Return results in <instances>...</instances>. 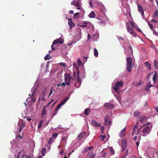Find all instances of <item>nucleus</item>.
Wrapping results in <instances>:
<instances>
[{
    "instance_id": "9d476101",
    "label": "nucleus",
    "mask_w": 158,
    "mask_h": 158,
    "mask_svg": "<svg viewBox=\"0 0 158 158\" xmlns=\"http://www.w3.org/2000/svg\"><path fill=\"white\" fill-rule=\"evenodd\" d=\"M63 40L61 38H60L59 39H56V40H54L53 41L52 44L51 46L52 49L53 50H55V49L53 47V45L56 44L58 43L62 44V43H63Z\"/></svg>"
},
{
    "instance_id": "6ab92c4d",
    "label": "nucleus",
    "mask_w": 158,
    "mask_h": 158,
    "mask_svg": "<svg viewBox=\"0 0 158 158\" xmlns=\"http://www.w3.org/2000/svg\"><path fill=\"white\" fill-rule=\"evenodd\" d=\"M77 81L74 85L76 88H78L80 86L81 84V82L80 81L81 79L79 76V79H78V77L77 76Z\"/></svg>"
},
{
    "instance_id": "603ef678",
    "label": "nucleus",
    "mask_w": 158,
    "mask_h": 158,
    "mask_svg": "<svg viewBox=\"0 0 158 158\" xmlns=\"http://www.w3.org/2000/svg\"><path fill=\"white\" fill-rule=\"evenodd\" d=\"M87 57H82V59H83V61H84L85 62L87 60Z\"/></svg>"
},
{
    "instance_id": "09e8293b",
    "label": "nucleus",
    "mask_w": 158,
    "mask_h": 158,
    "mask_svg": "<svg viewBox=\"0 0 158 158\" xmlns=\"http://www.w3.org/2000/svg\"><path fill=\"white\" fill-rule=\"evenodd\" d=\"M138 10H143V7L140 5H138Z\"/></svg>"
},
{
    "instance_id": "412c9836",
    "label": "nucleus",
    "mask_w": 158,
    "mask_h": 158,
    "mask_svg": "<svg viewBox=\"0 0 158 158\" xmlns=\"http://www.w3.org/2000/svg\"><path fill=\"white\" fill-rule=\"evenodd\" d=\"M91 124L96 127H100L101 126L100 123H98L96 121L94 120H92Z\"/></svg>"
},
{
    "instance_id": "79ce46f5",
    "label": "nucleus",
    "mask_w": 158,
    "mask_h": 158,
    "mask_svg": "<svg viewBox=\"0 0 158 158\" xmlns=\"http://www.w3.org/2000/svg\"><path fill=\"white\" fill-rule=\"evenodd\" d=\"M44 95H43L41 97V96H40L39 98V100H42L43 101H44L45 100V98L44 97Z\"/></svg>"
},
{
    "instance_id": "0e129e2a",
    "label": "nucleus",
    "mask_w": 158,
    "mask_h": 158,
    "mask_svg": "<svg viewBox=\"0 0 158 158\" xmlns=\"http://www.w3.org/2000/svg\"><path fill=\"white\" fill-rule=\"evenodd\" d=\"M60 64L61 65H62L64 67H65L66 65V64L65 63H60Z\"/></svg>"
},
{
    "instance_id": "c9c22d12",
    "label": "nucleus",
    "mask_w": 158,
    "mask_h": 158,
    "mask_svg": "<svg viewBox=\"0 0 158 158\" xmlns=\"http://www.w3.org/2000/svg\"><path fill=\"white\" fill-rule=\"evenodd\" d=\"M52 58V56H50V54H47L44 58L45 60H47L50 59Z\"/></svg>"
},
{
    "instance_id": "0eeeda50",
    "label": "nucleus",
    "mask_w": 158,
    "mask_h": 158,
    "mask_svg": "<svg viewBox=\"0 0 158 158\" xmlns=\"http://www.w3.org/2000/svg\"><path fill=\"white\" fill-rule=\"evenodd\" d=\"M80 26L86 28H89L90 27L93 28V25L92 23L89 21H83L79 25Z\"/></svg>"
},
{
    "instance_id": "7c9ffc66",
    "label": "nucleus",
    "mask_w": 158,
    "mask_h": 158,
    "mask_svg": "<svg viewBox=\"0 0 158 158\" xmlns=\"http://www.w3.org/2000/svg\"><path fill=\"white\" fill-rule=\"evenodd\" d=\"M153 17L155 19H158V10H156L153 15Z\"/></svg>"
},
{
    "instance_id": "1a4fd4ad",
    "label": "nucleus",
    "mask_w": 158,
    "mask_h": 158,
    "mask_svg": "<svg viewBox=\"0 0 158 158\" xmlns=\"http://www.w3.org/2000/svg\"><path fill=\"white\" fill-rule=\"evenodd\" d=\"M69 97H67L65 98L62 101L60 102L57 106L56 109L55 110L56 113L54 114V115H55L56 114L57 111L59 109H60V107L62 105H63L69 99Z\"/></svg>"
},
{
    "instance_id": "de8ad7c7",
    "label": "nucleus",
    "mask_w": 158,
    "mask_h": 158,
    "mask_svg": "<svg viewBox=\"0 0 158 158\" xmlns=\"http://www.w3.org/2000/svg\"><path fill=\"white\" fill-rule=\"evenodd\" d=\"M47 89L46 87H44L42 91V94L43 95H45V94L46 92Z\"/></svg>"
},
{
    "instance_id": "c85d7f7f",
    "label": "nucleus",
    "mask_w": 158,
    "mask_h": 158,
    "mask_svg": "<svg viewBox=\"0 0 158 158\" xmlns=\"http://www.w3.org/2000/svg\"><path fill=\"white\" fill-rule=\"evenodd\" d=\"M158 62L157 60H154L153 61V65L157 69H158Z\"/></svg>"
},
{
    "instance_id": "f3484780",
    "label": "nucleus",
    "mask_w": 158,
    "mask_h": 158,
    "mask_svg": "<svg viewBox=\"0 0 158 158\" xmlns=\"http://www.w3.org/2000/svg\"><path fill=\"white\" fill-rule=\"evenodd\" d=\"M104 106L107 109H110L113 108L114 105L110 103H105Z\"/></svg>"
},
{
    "instance_id": "8fccbe9b",
    "label": "nucleus",
    "mask_w": 158,
    "mask_h": 158,
    "mask_svg": "<svg viewBox=\"0 0 158 158\" xmlns=\"http://www.w3.org/2000/svg\"><path fill=\"white\" fill-rule=\"evenodd\" d=\"M129 49H130V55L132 54H133V50L132 48V47L131 45H130V46L129 47Z\"/></svg>"
},
{
    "instance_id": "bb28decb",
    "label": "nucleus",
    "mask_w": 158,
    "mask_h": 158,
    "mask_svg": "<svg viewBox=\"0 0 158 158\" xmlns=\"http://www.w3.org/2000/svg\"><path fill=\"white\" fill-rule=\"evenodd\" d=\"M141 113L138 111L136 110L134 113V117H137L138 116L139 117L141 116Z\"/></svg>"
},
{
    "instance_id": "5fc2aeb1",
    "label": "nucleus",
    "mask_w": 158,
    "mask_h": 158,
    "mask_svg": "<svg viewBox=\"0 0 158 158\" xmlns=\"http://www.w3.org/2000/svg\"><path fill=\"white\" fill-rule=\"evenodd\" d=\"M89 4L90 6L92 8L93 7H94V5L92 4V2L91 1H89Z\"/></svg>"
},
{
    "instance_id": "49530a36",
    "label": "nucleus",
    "mask_w": 158,
    "mask_h": 158,
    "mask_svg": "<svg viewBox=\"0 0 158 158\" xmlns=\"http://www.w3.org/2000/svg\"><path fill=\"white\" fill-rule=\"evenodd\" d=\"M58 136V134L56 133H53L52 135V137L54 138H56Z\"/></svg>"
},
{
    "instance_id": "f704fd0d",
    "label": "nucleus",
    "mask_w": 158,
    "mask_h": 158,
    "mask_svg": "<svg viewBox=\"0 0 158 158\" xmlns=\"http://www.w3.org/2000/svg\"><path fill=\"white\" fill-rule=\"evenodd\" d=\"M94 56L96 57H98V52L96 48H94Z\"/></svg>"
},
{
    "instance_id": "423d86ee",
    "label": "nucleus",
    "mask_w": 158,
    "mask_h": 158,
    "mask_svg": "<svg viewBox=\"0 0 158 158\" xmlns=\"http://www.w3.org/2000/svg\"><path fill=\"white\" fill-rule=\"evenodd\" d=\"M36 90V88L33 87L31 90V92L32 93L31 95L30 94L29 95V97L28 98H30L31 101L34 102H35L36 98L35 96Z\"/></svg>"
},
{
    "instance_id": "37998d69",
    "label": "nucleus",
    "mask_w": 158,
    "mask_h": 158,
    "mask_svg": "<svg viewBox=\"0 0 158 158\" xmlns=\"http://www.w3.org/2000/svg\"><path fill=\"white\" fill-rule=\"evenodd\" d=\"M43 123V121H40L39 122V124L38 125V128H40L42 126Z\"/></svg>"
},
{
    "instance_id": "58836bf2",
    "label": "nucleus",
    "mask_w": 158,
    "mask_h": 158,
    "mask_svg": "<svg viewBox=\"0 0 158 158\" xmlns=\"http://www.w3.org/2000/svg\"><path fill=\"white\" fill-rule=\"evenodd\" d=\"M46 149L45 148H43L41 151V154L42 156H44L46 153Z\"/></svg>"
},
{
    "instance_id": "ddd939ff",
    "label": "nucleus",
    "mask_w": 158,
    "mask_h": 158,
    "mask_svg": "<svg viewBox=\"0 0 158 158\" xmlns=\"http://www.w3.org/2000/svg\"><path fill=\"white\" fill-rule=\"evenodd\" d=\"M79 0H73L71 2V4L75 6H77L78 7L77 8V9H80L81 6L79 5Z\"/></svg>"
},
{
    "instance_id": "e433bc0d",
    "label": "nucleus",
    "mask_w": 158,
    "mask_h": 158,
    "mask_svg": "<svg viewBox=\"0 0 158 158\" xmlns=\"http://www.w3.org/2000/svg\"><path fill=\"white\" fill-rule=\"evenodd\" d=\"M77 61L79 65L81 66L83 65V63L81 62L80 59H78Z\"/></svg>"
},
{
    "instance_id": "a878e982",
    "label": "nucleus",
    "mask_w": 158,
    "mask_h": 158,
    "mask_svg": "<svg viewBox=\"0 0 158 158\" xmlns=\"http://www.w3.org/2000/svg\"><path fill=\"white\" fill-rule=\"evenodd\" d=\"M153 34L156 36H158V27H156L154 28V30H153Z\"/></svg>"
},
{
    "instance_id": "4c0bfd02",
    "label": "nucleus",
    "mask_w": 158,
    "mask_h": 158,
    "mask_svg": "<svg viewBox=\"0 0 158 158\" xmlns=\"http://www.w3.org/2000/svg\"><path fill=\"white\" fill-rule=\"evenodd\" d=\"M130 23L131 26L134 28H136V27H137V25L132 21H131Z\"/></svg>"
},
{
    "instance_id": "6e6552de",
    "label": "nucleus",
    "mask_w": 158,
    "mask_h": 158,
    "mask_svg": "<svg viewBox=\"0 0 158 158\" xmlns=\"http://www.w3.org/2000/svg\"><path fill=\"white\" fill-rule=\"evenodd\" d=\"M138 122H137L136 124L134 126L133 129L132 135L133 136L134 135H138L140 133L141 128L137 129L138 127Z\"/></svg>"
},
{
    "instance_id": "5701e85b",
    "label": "nucleus",
    "mask_w": 158,
    "mask_h": 158,
    "mask_svg": "<svg viewBox=\"0 0 158 158\" xmlns=\"http://www.w3.org/2000/svg\"><path fill=\"white\" fill-rule=\"evenodd\" d=\"M93 148V147L90 146L89 147H87L85 148L82 151V152L83 153H85L88 150H90L92 149Z\"/></svg>"
},
{
    "instance_id": "2eb2a0df",
    "label": "nucleus",
    "mask_w": 158,
    "mask_h": 158,
    "mask_svg": "<svg viewBox=\"0 0 158 158\" xmlns=\"http://www.w3.org/2000/svg\"><path fill=\"white\" fill-rule=\"evenodd\" d=\"M110 117L108 115H106L105 118L104 124L105 125H108L110 126L111 123V121L109 120Z\"/></svg>"
},
{
    "instance_id": "9b49d317",
    "label": "nucleus",
    "mask_w": 158,
    "mask_h": 158,
    "mask_svg": "<svg viewBox=\"0 0 158 158\" xmlns=\"http://www.w3.org/2000/svg\"><path fill=\"white\" fill-rule=\"evenodd\" d=\"M86 133L85 132H82L80 133L77 136V139L78 140H80L82 138H84L85 139L87 137V135H86Z\"/></svg>"
},
{
    "instance_id": "f03ea898",
    "label": "nucleus",
    "mask_w": 158,
    "mask_h": 158,
    "mask_svg": "<svg viewBox=\"0 0 158 158\" xmlns=\"http://www.w3.org/2000/svg\"><path fill=\"white\" fill-rule=\"evenodd\" d=\"M152 126L150 124L149 126L145 127L142 131V135L143 136L148 135L151 132Z\"/></svg>"
},
{
    "instance_id": "69168bd1",
    "label": "nucleus",
    "mask_w": 158,
    "mask_h": 158,
    "mask_svg": "<svg viewBox=\"0 0 158 158\" xmlns=\"http://www.w3.org/2000/svg\"><path fill=\"white\" fill-rule=\"evenodd\" d=\"M151 74H152L151 73H150L148 75V76L147 77V80H148L150 78V76H151Z\"/></svg>"
},
{
    "instance_id": "dca6fc26",
    "label": "nucleus",
    "mask_w": 158,
    "mask_h": 158,
    "mask_svg": "<svg viewBox=\"0 0 158 158\" xmlns=\"http://www.w3.org/2000/svg\"><path fill=\"white\" fill-rule=\"evenodd\" d=\"M126 129V127H125L123 129L120 131L118 134L120 137L122 138L125 136Z\"/></svg>"
},
{
    "instance_id": "72a5a7b5",
    "label": "nucleus",
    "mask_w": 158,
    "mask_h": 158,
    "mask_svg": "<svg viewBox=\"0 0 158 158\" xmlns=\"http://www.w3.org/2000/svg\"><path fill=\"white\" fill-rule=\"evenodd\" d=\"M126 16L127 18H131V13L130 10H128L127 11V13L126 14Z\"/></svg>"
},
{
    "instance_id": "7ed1b4c3",
    "label": "nucleus",
    "mask_w": 158,
    "mask_h": 158,
    "mask_svg": "<svg viewBox=\"0 0 158 158\" xmlns=\"http://www.w3.org/2000/svg\"><path fill=\"white\" fill-rule=\"evenodd\" d=\"M123 85V82L121 81H120L116 82L114 87V90L117 92L119 93L121 92L120 88H122Z\"/></svg>"
},
{
    "instance_id": "3c124183",
    "label": "nucleus",
    "mask_w": 158,
    "mask_h": 158,
    "mask_svg": "<svg viewBox=\"0 0 158 158\" xmlns=\"http://www.w3.org/2000/svg\"><path fill=\"white\" fill-rule=\"evenodd\" d=\"M52 89H53V87H52L51 88V89H50V93H49V97H48V98L50 96V95L52 94V93H53V91H52Z\"/></svg>"
},
{
    "instance_id": "c03bdc74",
    "label": "nucleus",
    "mask_w": 158,
    "mask_h": 158,
    "mask_svg": "<svg viewBox=\"0 0 158 158\" xmlns=\"http://www.w3.org/2000/svg\"><path fill=\"white\" fill-rule=\"evenodd\" d=\"M53 141V139L51 137L49 139V140L48 142V144H51Z\"/></svg>"
},
{
    "instance_id": "393cba45",
    "label": "nucleus",
    "mask_w": 158,
    "mask_h": 158,
    "mask_svg": "<svg viewBox=\"0 0 158 158\" xmlns=\"http://www.w3.org/2000/svg\"><path fill=\"white\" fill-rule=\"evenodd\" d=\"M157 72L156 71H155L154 72V74L153 75V77L152 78L153 81L154 83H155V81L156 80L157 78Z\"/></svg>"
},
{
    "instance_id": "b1692460",
    "label": "nucleus",
    "mask_w": 158,
    "mask_h": 158,
    "mask_svg": "<svg viewBox=\"0 0 158 158\" xmlns=\"http://www.w3.org/2000/svg\"><path fill=\"white\" fill-rule=\"evenodd\" d=\"M25 126V124L24 123L22 122L21 123V125L19 126V131L20 132L23 129Z\"/></svg>"
},
{
    "instance_id": "c756f323",
    "label": "nucleus",
    "mask_w": 158,
    "mask_h": 158,
    "mask_svg": "<svg viewBox=\"0 0 158 158\" xmlns=\"http://www.w3.org/2000/svg\"><path fill=\"white\" fill-rule=\"evenodd\" d=\"M98 36V34H94L91 37V39L94 41H96Z\"/></svg>"
},
{
    "instance_id": "864d4df0",
    "label": "nucleus",
    "mask_w": 158,
    "mask_h": 158,
    "mask_svg": "<svg viewBox=\"0 0 158 158\" xmlns=\"http://www.w3.org/2000/svg\"><path fill=\"white\" fill-rule=\"evenodd\" d=\"M141 84V81H138L137 83H136L135 85L136 86H139Z\"/></svg>"
},
{
    "instance_id": "13d9d810",
    "label": "nucleus",
    "mask_w": 158,
    "mask_h": 158,
    "mask_svg": "<svg viewBox=\"0 0 158 158\" xmlns=\"http://www.w3.org/2000/svg\"><path fill=\"white\" fill-rule=\"evenodd\" d=\"M110 151L111 153L113 155V154H114V150H113V149H112V148H111V149H110Z\"/></svg>"
},
{
    "instance_id": "4d7b16f0",
    "label": "nucleus",
    "mask_w": 158,
    "mask_h": 158,
    "mask_svg": "<svg viewBox=\"0 0 158 158\" xmlns=\"http://www.w3.org/2000/svg\"><path fill=\"white\" fill-rule=\"evenodd\" d=\"M135 28L136 29V30H137V31L138 32H141V33L142 32V31H141L140 29L138 27H136V28Z\"/></svg>"
},
{
    "instance_id": "a19ab883",
    "label": "nucleus",
    "mask_w": 158,
    "mask_h": 158,
    "mask_svg": "<svg viewBox=\"0 0 158 158\" xmlns=\"http://www.w3.org/2000/svg\"><path fill=\"white\" fill-rule=\"evenodd\" d=\"M79 13H77L73 15V18L77 19L79 17Z\"/></svg>"
},
{
    "instance_id": "052dcab7",
    "label": "nucleus",
    "mask_w": 158,
    "mask_h": 158,
    "mask_svg": "<svg viewBox=\"0 0 158 158\" xmlns=\"http://www.w3.org/2000/svg\"><path fill=\"white\" fill-rule=\"evenodd\" d=\"M118 40H123V38L120 36H118Z\"/></svg>"
},
{
    "instance_id": "6e6d98bb",
    "label": "nucleus",
    "mask_w": 158,
    "mask_h": 158,
    "mask_svg": "<svg viewBox=\"0 0 158 158\" xmlns=\"http://www.w3.org/2000/svg\"><path fill=\"white\" fill-rule=\"evenodd\" d=\"M152 22L153 23H157V21L155 19H152Z\"/></svg>"
},
{
    "instance_id": "774afa93",
    "label": "nucleus",
    "mask_w": 158,
    "mask_h": 158,
    "mask_svg": "<svg viewBox=\"0 0 158 158\" xmlns=\"http://www.w3.org/2000/svg\"><path fill=\"white\" fill-rule=\"evenodd\" d=\"M106 153H104L102 154V157H104L106 156Z\"/></svg>"
},
{
    "instance_id": "a18cd8bd",
    "label": "nucleus",
    "mask_w": 158,
    "mask_h": 158,
    "mask_svg": "<svg viewBox=\"0 0 158 158\" xmlns=\"http://www.w3.org/2000/svg\"><path fill=\"white\" fill-rule=\"evenodd\" d=\"M67 137L66 136H63L62 138V139H61V142L62 143V142L64 140L66 141L67 140Z\"/></svg>"
},
{
    "instance_id": "4be33fe9",
    "label": "nucleus",
    "mask_w": 158,
    "mask_h": 158,
    "mask_svg": "<svg viewBox=\"0 0 158 158\" xmlns=\"http://www.w3.org/2000/svg\"><path fill=\"white\" fill-rule=\"evenodd\" d=\"M73 67L75 68L76 69V71L77 72V76L78 77V79H79V75L80 72L79 70V69H78L77 64L76 63H73Z\"/></svg>"
},
{
    "instance_id": "2f4dec72",
    "label": "nucleus",
    "mask_w": 158,
    "mask_h": 158,
    "mask_svg": "<svg viewBox=\"0 0 158 158\" xmlns=\"http://www.w3.org/2000/svg\"><path fill=\"white\" fill-rule=\"evenodd\" d=\"M145 65L147 66L149 70H151V64L149 63L148 61H146L144 62Z\"/></svg>"
},
{
    "instance_id": "ea45409f",
    "label": "nucleus",
    "mask_w": 158,
    "mask_h": 158,
    "mask_svg": "<svg viewBox=\"0 0 158 158\" xmlns=\"http://www.w3.org/2000/svg\"><path fill=\"white\" fill-rule=\"evenodd\" d=\"M94 154L93 153V151H90L88 154V156L89 157H90L93 156V155Z\"/></svg>"
},
{
    "instance_id": "bf43d9fd",
    "label": "nucleus",
    "mask_w": 158,
    "mask_h": 158,
    "mask_svg": "<svg viewBox=\"0 0 158 158\" xmlns=\"http://www.w3.org/2000/svg\"><path fill=\"white\" fill-rule=\"evenodd\" d=\"M76 73L75 72H74L73 73V77L74 78L73 79H74V80L76 78Z\"/></svg>"
},
{
    "instance_id": "20e7f679",
    "label": "nucleus",
    "mask_w": 158,
    "mask_h": 158,
    "mask_svg": "<svg viewBox=\"0 0 158 158\" xmlns=\"http://www.w3.org/2000/svg\"><path fill=\"white\" fill-rule=\"evenodd\" d=\"M127 60V71L130 72L132 69V59L128 57L126 58Z\"/></svg>"
},
{
    "instance_id": "338daca9",
    "label": "nucleus",
    "mask_w": 158,
    "mask_h": 158,
    "mask_svg": "<svg viewBox=\"0 0 158 158\" xmlns=\"http://www.w3.org/2000/svg\"><path fill=\"white\" fill-rule=\"evenodd\" d=\"M101 130L102 131V133L103 132V131L104 130V127L103 126H102L101 127Z\"/></svg>"
},
{
    "instance_id": "e2e57ef3",
    "label": "nucleus",
    "mask_w": 158,
    "mask_h": 158,
    "mask_svg": "<svg viewBox=\"0 0 158 158\" xmlns=\"http://www.w3.org/2000/svg\"><path fill=\"white\" fill-rule=\"evenodd\" d=\"M100 137H102V139L101 140H104V139L105 138L106 136L105 135H101Z\"/></svg>"
},
{
    "instance_id": "473e14b6",
    "label": "nucleus",
    "mask_w": 158,
    "mask_h": 158,
    "mask_svg": "<svg viewBox=\"0 0 158 158\" xmlns=\"http://www.w3.org/2000/svg\"><path fill=\"white\" fill-rule=\"evenodd\" d=\"M90 112L89 109L88 108L85 109L84 110V114L86 115H88Z\"/></svg>"
},
{
    "instance_id": "f257e3e1",
    "label": "nucleus",
    "mask_w": 158,
    "mask_h": 158,
    "mask_svg": "<svg viewBox=\"0 0 158 158\" xmlns=\"http://www.w3.org/2000/svg\"><path fill=\"white\" fill-rule=\"evenodd\" d=\"M64 76L65 82L61 84V85L64 86L70 85L71 82L74 80V79L71 76V74L69 73H65Z\"/></svg>"
},
{
    "instance_id": "f8f14e48",
    "label": "nucleus",
    "mask_w": 158,
    "mask_h": 158,
    "mask_svg": "<svg viewBox=\"0 0 158 158\" xmlns=\"http://www.w3.org/2000/svg\"><path fill=\"white\" fill-rule=\"evenodd\" d=\"M139 11L143 19H144L148 23L150 28L151 30H152L153 28V25L152 24L149 23L148 21L146 20V19L144 15V12L143 10H139Z\"/></svg>"
},
{
    "instance_id": "39448f33",
    "label": "nucleus",
    "mask_w": 158,
    "mask_h": 158,
    "mask_svg": "<svg viewBox=\"0 0 158 158\" xmlns=\"http://www.w3.org/2000/svg\"><path fill=\"white\" fill-rule=\"evenodd\" d=\"M126 29L127 32L130 34L133 37H135L137 36L136 33L134 31V28L130 27L127 23H126Z\"/></svg>"
},
{
    "instance_id": "4468645a",
    "label": "nucleus",
    "mask_w": 158,
    "mask_h": 158,
    "mask_svg": "<svg viewBox=\"0 0 158 158\" xmlns=\"http://www.w3.org/2000/svg\"><path fill=\"white\" fill-rule=\"evenodd\" d=\"M127 145V141L126 139H123L122 141L121 146L122 147V151H123L125 150Z\"/></svg>"
},
{
    "instance_id": "cd10ccee",
    "label": "nucleus",
    "mask_w": 158,
    "mask_h": 158,
    "mask_svg": "<svg viewBox=\"0 0 158 158\" xmlns=\"http://www.w3.org/2000/svg\"><path fill=\"white\" fill-rule=\"evenodd\" d=\"M96 16V14L94 11H92L88 15V16L90 18H94Z\"/></svg>"
},
{
    "instance_id": "a211bd4d",
    "label": "nucleus",
    "mask_w": 158,
    "mask_h": 158,
    "mask_svg": "<svg viewBox=\"0 0 158 158\" xmlns=\"http://www.w3.org/2000/svg\"><path fill=\"white\" fill-rule=\"evenodd\" d=\"M139 118L140 122L143 123H144L147 120L146 117L143 115L140 116L139 117Z\"/></svg>"
},
{
    "instance_id": "680f3d73",
    "label": "nucleus",
    "mask_w": 158,
    "mask_h": 158,
    "mask_svg": "<svg viewBox=\"0 0 158 158\" xmlns=\"http://www.w3.org/2000/svg\"><path fill=\"white\" fill-rule=\"evenodd\" d=\"M150 89V86H148L147 85L146 86L145 89L146 91H148Z\"/></svg>"
},
{
    "instance_id": "aec40b11",
    "label": "nucleus",
    "mask_w": 158,
    "mask_h": 158,
    "mask_svg": "<svg viewBox=\"0 0 158 158\" xmlns=\"http://www.w3.org/2000/svg\"><path fill=\"white\" fill-rule=\"evenodd\" d=\"M68 20L69 21L68 22V24L70 26V29H71L73 27H75V24L74 23L72 22L71 19H68Z\"/></svg>"
}]
</instances>
